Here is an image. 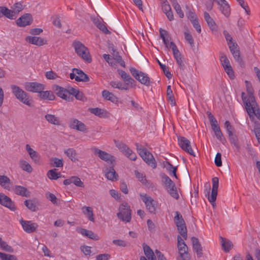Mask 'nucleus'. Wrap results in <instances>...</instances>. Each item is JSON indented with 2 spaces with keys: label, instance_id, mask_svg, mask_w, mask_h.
<instances>
[{
  "label": "nucleus",
  "instance_id": "nucleus-1",
  "mask_svg": "<svg viewBox=\"0 0 260 260\" xmlns=\"http://www.w3.org/2000/svg\"><path fill=\"white\" fill-rule=\"evenodd\" d=\"M10 88L12 93L18 101L29 107L32 106L33 100L26 92L15 84L11 85Z\"/></svg>",
  "mask_w": 260,
  "mask_h": 260
},
{
  "label": "nucleus",
  "instance_id": "nucleus-2",
  "mask_svg": "<svg viewBox=\"0 0 260 260\" xmlns=\"http://www.w3.org/2000/svg\"><path fill=\"white\" fill-rule=\"evenodd\" d=\"M135 145L138 153L142 159L153 169L156 168L157 165L152 153L149 152L146 148L138 143H136Z\"/></svg>",
  "mask_w": 260,
  "mask_h": 260
},
{
  "label": "nucleus",
  "instance_id": "nucleus-3",
  "mask_svg": "<svg viewBox=\"0 0 260 260\" xmlns=\"http://www.w3.org/2000/svg\"><path fill=\"white\" fill-rule=\"evenodd\" d=\"M73 46L79 56L89 63L91 62L92 59L88 49L84 45L79 41H75L73 43Z\"/></svg>",
  "mask_w": 260,
  "mask_h": 260
},
{
  "label": "nucleus",
  "instance_id": "nucleus-4",
  "mask_svg": "<svg viewBox=\"0 0 260 260\" xmlns=\"http://www.w3.org/2000/svg\"><path fill=\"white\" fill-rule=\"evenodd\" d=\"M174 220L179 233L186 240L187 237V229L185 221L179 212H175V216Z\"/></svg>",
  "mask_w": 260,
  "mask_h": 260
},
{
  "label": "nucleus",
  "instance_id": "nucleus-5",
  "mask_svg": "<svg viewBox=\"0 0 260 260\" xmlns=\"http://www.w3.org/2000/svg\"><path fill=\"white\" fill-rule=\"evenodd\" d=\"M207 115L212 129L216 137L220 141L223 142V141H225V139L223 137V134L218 124L217 120L211 113L208 112Z\"/></svg>",
  "mask_w": 260,
  "mask_h": 260
},
{
  "label": "nucleus",
  "instance_id": "nucleus-6",
  "mask_svg": "<svg viewBox=\"0 0 260 260\" xmlns=\"http://www.w3.org/2000/svg\"><path fill=\"white\" fill-rule=\"evenodd\" d=\"M129 71L133 76L141 84L147 86L150 85V80L147 74L137 70L134 67H131L129 69Z\"/></svg>",
  "mask_w": 260,
  "mask_h": 260
},
{
  "label": "nucleus",
  "instance_id": "nucleus-7",
  "mask_svg": "<svg viewBox=\"0 0 260 260\" xmlns=\"http://www.w3.org/2000/svg\"><path fill=\"white\" fill-rule=\"evenodd\" d=\"M120 212L117 214L118 218L123 221L129 222L131 220V210L127 203H123L119 207Z\"/></svg>",
  "mask_w": 260,
  "mask_h": 260
},
{
  "label": "nucleus",
  "instance_id": "nucleus-8",
  "mask_svg": "<svg viewBox=\"0 0 260 260\" xmlns=\"http://www.w3.org/2000/svg\"><path fill=\"white\" fill-rule=\"evenodd\" d=\"M218 178L217 177H214L212 178V188L211 196L209 194V191L206 194V197H207L208 201L210 202L213 208L216 207L215 201L217 195V191L218 187Z\"/></svg>",
  "mask_w": 260,
  "mask_h": 260
},
{
  "label": "nucleus",
  "instance_id": "nucleus-9",
  "mask_svg": "<svg viewBox=\"0 0 260 260\" xmlns=\"http://www.w3.org/2000/svg\"><path fill=\"white\" fill-rule=\"evenodd\" d=\"M228 44L235 60L238 62L241 68H243L244 67V63L240 56V51L237 44L236 42H232L229 43Z\"/></svg>",
  "mask_w": 260,
  "mask_h": 260
},
{
  "label": "nucleus",
  "instance_id": "nucleus-10",
  "mask_svg": "<svg viewBox=\"0 0 260 260\" xmlns=\"http://www.w3.org/2000/svg\"><path fill=\"white\" fill-rule=\"evenodd\" d=\"M93 150L94 154L98 155L102 160L105 161L111 165L114 166L115 159L114 156L96 148H94Z\"/></svg>",
  "mask_w": 260,
  "mask_h": 260
},
{
  "label": "nucleus",
  "instance_id": "nucleus-11",
  "mask_svg": "<svg viewBox=\"0 0 260 260\" xmlns=\"http://www.w3.org/2000/svg\"><path fill=\"white\" fill-rule=\"evenodd\" d=\"M52 89L59 98L68 102L73 101L74 98L72 96H70L68 90L56 85H53Z\"/></svg>",
  "mask_w": 260,
  "mask_h": 260
},
{
  "label": "nucleus",
  "instance_id": "nucleus-12",
  "mask_svg": "<svg viewBox=\"0 0 260 260\" xmlns=\"http://www.w3.org/2000/svg\"><path fill=\"white\" fill-rule=\"evenodd\" d=\"M178 145L186 152L194 156V153L191 147L190 141L186 138L182 136L177 137Z\"/></svg>",
  "mask_w": 260,
  "mask_h": 260
},
{
  "label": "nucleus",
  "instance_id": "nucleus-13",
  "mask_svg": "<svg viewBox=\"0 0 260 260\" xmlns=\"http://www.w3.org/2000/svg\"><path fill=\"white\" fill-rule=\"evenodd\" d=\"M140 197L143 202L145 203L147 210L151 213L155 214L156 206L154 200L147 194H140Z\"/></svg>",
  "mask_w": 260,
  "mask_h": 260
},
{
  "label": "nucleus",
  "instance_id": "nucleus-14",
  "mask_svg": "<svg viewBox=\"0 0 260 260\" xmlns=\"http://www.w3.org/2000/svg\"><path fill=\"white\" fill-rule=\"evenodd\" d=\"M220 60L222 66L230 78L231 79H234L235 77L234 72L226 56L224 54H222Z\"/></svg>",
  "mask_w": 260,
  "mask_h": 260
},
{
  "label": "nucleus",
  "instance_id": "nucleus-15",
  "mask_svg": "<svg viewBox=\"0 0 260 260\" xmlns=\"http://www.w3.org/2000/svg\"><path fill=\"white\" fill-rule=\"evenodd\" d=\"M45 88V86L43 84L38 82H26L25 83V89L30 92L38 93L39 94Z\"/></svg>",
  "mask_w": 260,
  "mask_h": 260
},
{
  "label": "nucleus",
  "instance_id": "nucleus-16",
  "mask_svg": "<svg viewBox=\"0 0 260 260\" xmlns=\"http://www.w3.org/2000/svg\"><path fill=\"white\" fill-rule=\"evenodd\" d=\"M245 109L251 121L253 120L254 116L260 120V110L256 101L253 102L251 106Z\"/></svg>",
  "mask_w": 260,
  "mask_h": 260
},
{
  "label": "nucleus",
  "instance_id": "nucleus-17",
  "mask_svg": "<svg viewBox=\"0 0 260 260\" xmlns=\"http://www.w3.org/2000/svg\"><path fill=\"white\" fill-rule=\"evenodd\" d=\"M20 223L23 230L27 233H34L38 226L37 223L32 222L31 221L24 220L22 219L20 220Z\"/></svg>",
  "mask_w": 260,
  "mask_h": 260
},
{
  "label": "nucleus",
  "instance_id": "nucleus-18",
  "mask_svg": "<svg viewBox=\"0 0 260 260\" xmlns=\"http://www.w3.org/2000/svg\"><path fill=\"white\" fill-rule=\"evenodd\" d=\"M32 17L30 14L26 13L22 15L16 21V23L18 26L25 27L30 25L32 22Z\"/></svg>",
  "mask_w": 260,
  "mask_h": 260
},
{
  "label": "nucleus",
  "instance_id": "nucleus-19",
  "mask_svg": "<svg viewBox=\"0 0 260 260\" xmlns=\"http://www.w3.org/2000/svg\"><path fill=\"white\" fill-rule=\"evenodd\" d=\"M69 127L72 129L85 132L86 131V125L82 122L75 118H71L69 121Z\"/></svg>",
  "mask_w": 260,
  "mask_h": 260
},
{
  "label": "nucleus",
  "instance_id": "nucleus-20",
  "mask_svg": "<svg viewBox=\"0 0 260 260\" xmlns=\"http://www.w3.org/2000/svg\"><path fill=\"white\" fill-rule=\"evenodd\" d=\"M219 6L221 13L226 17H228L231 13L230 7L225 0H213Z\"/></svg>",
  "mask_w": 260,
  "mask_h": 260
},
{
  "label": "nucleus",
  "instance_id": "nucleus-21",
  "mask_svg": "<svg viewBox=\"0 0 260 260\" xmlns=\"http://www.w3.org/2000/svg\"><path fill=\"white\" fill-rule=\"evenodd\" d=\"M25 41L37 46H42L47 43L46 40L39 37L27 36L25 38Z\"/></svg>",
  "mask_w": 260,
  "mask_h": 260
},
{
  "label": "nucleus",
  "instance_id": "nucleus-22",
  "mask_svg": "<svg viewBox=\"0 0 260 260\" xmlns=\"http://www.w3.org/2000/svg\"><path fill=\"white\" fill-rule=\"evenodd\" d=\"M2 206L9 209L11 211H15L16 210V207L15 203L8 196L4 195L3 200L0 203Z\"/></svg>",
  "mask_w": 260,
  "mask_h": 260
},
{
  "label": "nucleus",
  "instance_id": "nucleus-23",
  "mask_svg": "<svg viewBox=\"0 0 260 260\" xmlns=\"http://www.w3.org/2000/svg\"><path fill=\"white\" fill-rule=\"evenodd\" d=\"M191 240L193 249L196 252L198 257H201L203 255V249L199 239L195 237H192Z\"/></svg>",
  "mask_w": 260,
  "mask_h": 260
},
{
  "label": "nucleus",
  "instance_id": "nucleus-24",
  "mask_svg": "<svg viewBox=\"0 0 260 260\" xmlns=\"http://www.w3.org/2000/svg\"><path fill=\"white\" fill-rule=\"evenodd\" d=\"M118 74L120 75L121 78L124 80L125 83V85H126L127 86L129 85H131V86H133V85L135 84L136 81L134 79H133L129 75L127 74L125 71L121 70H117Z\"/></svg>",
  "mask_w": 260,
  "mask_h": 260
},
{
  "label": "nucleus",
  "instance_id": "nucleus-25",
  "mask_svg": "<svg viewBox=\"0 0 260 260\" xmlns=\"http://www.w3.org/2000/svg\"><path fill=\"white\" fill-rule=\"evenodd\" d=\"M179 253L180 254V258L178 260H190L189 254L188 253V247L186 244L182 245V246H178Z\"/></svg>",
  "mask_w": 260,
  "mask_h": 260
},
{
  "label": "nucleus",
  "instance_id": "nucleus-26",
  "mask_svg": "<svg viewBox=\"0 0 260 260\" xmlns=\"http://www.w3.org/2000/svg\"><path fill=\"white\" fill-rule=\"evenodd\" d=\"M74 72H75L76 76L75 80L78 82H88L89 80L88 76L85 74L82 70L74 68L73 69Z\"/></svg>",
  "mask_w": 260,
  "mask_h": 260
},
{
  "label": "nucleus",
  "instance_id": "nucleus-27",
  "mask_svg": "<svg viewBox=\"0 0 260 260\" xmlns=\"http://www.w3.org/2000/svg\"><path fill=\"white\" fill-rule=\"evenodd\" d=\"M79 233H80L82 235L87 237L93 240L97 241L100 239L97 234H94L91 231L87 230L85 229H80L79 231Z\"/></svg>",
  "mask_w": 260,
  "mask_h": 260
},
{
  "label": "nucleus",
  "instance_id": "nucleus-28",
  "mask_svg": "<svg viewBox=\"0 0 260 260\" xmlns=\"http://www.w3.org/2000/svg\"><path fill=\"white\" fill-rule=\"evenodd\" d=\"M25 147L26 150L31 158L35 162L38 163L40 160V156L39 154L33 149H32L29 145L26 144Z\"/></svg>",
  "mask_w": 260,
  "mask_h": 260
},
{
  "label": "nucleus",
  "instance_id": "nucleus-29",
  "mask_svg": "<svg viewBox=\"0 0 260 260\" xmlns=\"http://www.w3.org/2000/svg\"><path fill=\"white\" fill-rule=\"evenodd\" d=\"M38 96L43 100L48 101H53L55 99V96L52 91L50 90H42L40 94H38Z\"/></svg>",
  "mask_w": 260,
  "mask_h": 260
},
{
  "label": "nucleus",
  "instance_id": "nucleus-30",
  "mask_svg": "<svg viewBox=\"0 0 260 260\" xmlns=\"http://www.w3.org/2000/svg\"><path fill=\"white\" fill-rule=\"evenodd\" d=\"M45 119L49 123L55 125L61 124V121L58 117L55 115L47 114L45 116Z\"/></svg>",
  "mask_w": 260,
  "mask_h": 260
},
{
  "label": "nucleus",
  "instance_id": "nucleus-31",
  "mask_svg": "<svg viewBox=\"0 0 260 260\" xmlns=\"http://www.w3.org/2000/svg\"><path fill=\"white\" fill-rule=\"evenodd\" d=\"M114 166L111 165L109 169L106 170V177L107 179L113 181L114 179L117 180L118 176L114 169Z\"/></svg>",
  "mask_w": 260,
  "mask_h": 260
},
{
  "label": "nucleus",
  "instance_id": "nucleus-32",
  "mask_svg": "<svg viewBox=\"0 0 260 260\" xmlns=\"http://www.w3.org/2000/svg\"><path fill=\"white\" fill-rule=\"evenodd\" d=\"M204 19L206 21L208 26L212 30H217V25L214 20L210 17L208 13L205 12L204 14Z\"/></svg>",
  "mask_w": 260,
  "mask_h": 260
},
{
  "label": "nucleus",
  "instance_id": "nucleus-33",
  "mask_svg": "<svg viewBox=\"0 0 260 260\" xmlns=\"http://www.w3.org/2000/svg\"><path fill=\"white\" fill-rule=\"evenodd\" d=\"M15 194L22 197H28L29 196V192L26 187L20 185H16L14 188Z\"/></svg>",
  "mask_w": 260,
  "mask_h": 260
},
{
  "label": "nucleus",
  "instance_id": "nucleus-34",
  "mask_svg": "<svg viewBox=\"0 0 260 260\" xmlns=\"http://www.w3.org/2000/svg\"><path fill=\"white\" fill-rule=\"evenodd\" d=\"M88 110L91 113L100 117H106L107 115L106 110L99 108H90Z\"/></svg>",
  "mask_w": 260,
  "mask_h": 260
},
{
  "label": "nucleus",
  "instance_id": "nucleus-35",
  "mask_svg": "<svg viewBox=\"0 0 260 260\" xmlns=\"http://www.w3.org/2000/svg\"><path fill=\"white\" fill-rule=\"evenodd\" d=\"M164 168L166 169V170L169 173L170 175H173L176 179H177V176L176 174L177 170V167H174L170 162L166 161L164 163Z\"/></svg>",
  "mask_w": 260,
  "mask_h": 260
},
{
  "label": "nucleus",
  "instance_id": "nucleus-36",
  "mask_svg": "<svg viewBox=\"0 0 260 260\" xmlns=\"http://www.w3.org/2000/svg\"><path fill=\"white\" fill-rule=\"evenodd\" d=\"M159 34L161 38L162 39L164 44L167 48H169V46H170L169 40L170 38L169 35L167 30L163 29L162 28L159 29Z\"/></svg>",
  "mask_w": 260,
  "mask_h": 260
},
{
  "label": "nucleus",
  "instance_id": "nucleus-37",
  "mask_svg": "<svg viewBox=\"0 0 260 260\" xmlns=\"http://www.w3.org/2000/svg\"><path fill=\"white\" fill-rule=\"evenodd\" d=\"M11 184V180L5 175H0V185L5 189H9Z\"/></svg>",
  "mask_w": 260,
  "mask_h": 260
},
{
  "label": "nucleus",
  "instance_id": "nucleus-38",
  "mask_svg": "<svg viewBox=\"0 0 260 260\" xmlns=\"http://www.w3.org/2000/svg\"><path fill=\"white\" fill-rule=\"evenodd\" d=\"M2 10V16H5L6 17L12 20L15 19L17 17L12 9L10 10L6 7H3Z\"/></svg>",
  "mask_w": 260,
  "mask_h": 260
},
{
  "label": "nucleus",
  "instance_id": "nucleus-39",
  "mask_svg": "<svg viewBox=\"0 0 260 260\" xmlns=\"http://www.w3.org/2000/svg\"><path fill=\"white\" fill-rule=\"evenodd\" d=\"M64 153L67 155L68 157L73 162H76L78 160L77 158V153L76 150L73 148H68L64 150Z\"/></svg>",
  "mask_w": 260,
  "mask_h": 260
},
{
  "label": "nucleus",
  "instance_id": "nucleus-40",
  "mask_svg": "<svg viewBox=\"0 0 260 260\" xmlns=\"http://www.w3.org/2000/svg\"><path fill=\"white\" fill-rule=\"evenodd\" d=\"M221 245L225 252H229L233 247V244L231 241L226 240L224 238L220 237Z\"/></svg>",
  "mask_w": 260,
  "mask_h": 260
},
{
  "label": "nucleus",
  "instance_id": "nucleus-41",
  "mask_svg": "<svg viewBox=\"0 0 260 260\" xmlns=\"http://www.w3.org/2000/svg\"><path fill=\"white\" fill-rule=\"evenodd\" d=\"M102 96L106 100L110 101L113 103L117 101V98L112 92L107 90L102 91Z\"/></svg>",
  "mask_w": 260,
  "mask_h": 260
},
{
  "label": "nucleus",
  "instance_id": "nucleus-42",
  "mask_svg": "<svg viewBox=\"0 0 260 260\" xmlns=\"http://www.w3.org/2000/svg\"><path fill=\"white\" fill-rule=\"evenodd\" d=\"M19 165L21 169L27 173H31L32 171V168L30 165L23 159H20L19 161Z\"/></svg>",
  "mask_w": 260,
  "mask_h": 260
},
{
  "label": "nucleus",
  "instance_id": "nucleus-43",
  "mask_svg": "<svg viewBox=\"0 0 260 260\" xmlns=\"http://www.w3.org/2000/svg\"><path fill=\"white\" fill-rule=\"evenodd\" d=\"M110 85L113 88H117L120 90H127L128 89V86L126 85L123 84L121 81H111Z\"/></svg>",
  "mask_w": 260,
  "mask_h": 260
},
{
  "label": "nucleus",
  "instance_id": "nucleus-44",
  "mask_svg": "<svg viewBox=\"0 0 260 260\" xmlns=\"http://www.w3.org/2000/svg\"><path fill=\"white\" fill-rule=\"evenodd\" d=\"M229 137L231 143L236 147L238 151H239L240 146L237 137L234 134H232V135H229Z\"/></svg>",
  "mask_w": 260,
  "mask_h": 260
},
{
  "label": "nucleus",
  "instance_id": "nucleus-45",
  "mask_svg": "<svg viewBox=\"0 0 260 260\" xmlns=\"http://www.w3.org/2000/svg\"><path fill=\"white\" fill-rule=\"evenodd\" d=\"M135 174L136 177L143 184L148 186L149 183L147 180L145 175L142 173H139L138 171H135Z\"/></svg>",
  "mask_w": 260,
  "mask_h": 260
},
{
  "label": "nucleus",
  "instance_id": "nucleus-46",
  "mask_svg": "<svg viewBox=\"0 0 260 260\" xmlns=\"http://www.w3.org/2000/svg\"><path fill=\"white\" fill-rule=\"evenodd\" d=\"M47 176L50 179L56 180L61 177V174L56 172V169H53L48 172Z\"/></svg>",
  "mask_w": 260,
  "mask_h": 260
},
{
  "label": "nucleus",
  "instance_id": "nucleus-47",
  "mask_svg": "<svg viewBox=\"0 0 260 260\" xmlns=\"http://www.w3.org/2000/svg\"><path fill=\"white\" fill-rule=\"evenodd\" d=\"M143 247L145 255L148 259H150V258H152V257L155 255L153 251L148 245L144 243L143 244Z\"/></svg>",
  "mask_w": 260,
  "mask_h": 260
},
{
  "label": "nucleus",
  "instance_id": "nucleus-48",
  "mask_svg": "<svg viewBox=\"0 0 260 260\" xmlns=\"http://www.w3.org/2000/svg\"><path fill=\"white\" fill-rule=\"evenodd\" d=\"M245 82L246 84V90L249 95V98L251 100H253V102L255 101V98L253 94V89L251 83L248 81H245Z\"/></svg>",
  "mask_w": 260,
  "mask_h": 260
},
{
  "label": "nucleus",
  "instance_id": "nucleus-49",
  "mask_svg": "<svg viewBox=\"0 0 260 260\" xmlns=\"http://www.w3.org/2000/svg\"><path fill=\"white\" fill-rule=\"evenodd\" d=\"M83 212L85 214H87L89 220L91 221H94L93 214L91 208L84 206L83 208Z\"/></svg>",
  "mask_w": 260,
  "mask_h": 260
},
{
  "label": "nucleus",
  "instance_id": "nucleus-50",
  "mask_svg": "<svg viewBox=\"0 0 260 260\" xmlns=\"http://www.w3.org/2000/svg\"><path fill=\"white\" fill-rule=\"evenodd\" d=\"M157 61L161 69L163 71L166 76L168 78L170 79L172 78V75L169 71V68L166 65L162 64L160 61L157 59Z\"/></svg>",
  "mask_w": 260,
  "mask_h": 260
},
{
  "label": "nucleus",
  "instance_id": "nucleus-51",
  "mask_svg": "<svg viewBox=\"0 0 260 260\" xmlns=\"http://www.w3.org/2000/svg\"><path fill=\"white\" fill-rule=\"evenodd\" d=\"M51 165L57 168L62 167L63 166V161L61 159L57 157H52L50 159Z\"/></svg>",
  "mask_w": 260,
  "mask_h": 260
},
{
  "label": "nucleus",
  "instance_id": "nucleus-52",
  "mask_svg": "<svg viewBox=\"0 0 260 260\" xmlns=\"http://www.w3.org/2000/svg\"><path fill=\"white\" fill-rule=\"evenodd\" d=\"M116 146L124 154L129 148L120 141L114 140Z\"/></svg>",
  "mask_w": 260,
  "mask_h": 260
},
{
  "label": "nucleus",
  "instance_id": "nucleus-53",
  "mask_svg": "<svg viewBox=\"0 0 260 260\" xmlns=\"http://www.w3.org/2000/svg\"><path fill=\"white\" fill-rule=\"evenodd\" d=\"M241 98L245 109L247 107H249L250 106H251L253 100H251L249 97L247 98V97L245 96V94L244 92H242L241 93Z\"/></svg>",
  "mask_w": 260,
  "mask_h": 260
},
{
  "label": "nucleus",
  "instance_id": "nucleus-54",
  "mask_svg": "<svg viewBox=\"0 0 260 260\" xmlns=\"http://www.w3.org/2000/svg\"><path fill=\"white\" fill-rule=\"evenodd\" d=\"M24 205L30 211L35 212L38 210V208L30 200H26L24 201Z\"/></svg>",
  "mask_w": 260,
  "mask_h": 260
},
{
  "label": "nucleus",
  "instance_id": "nucleus-55",
  "mask_svg": "<svg viewBox=\"0 0 260 260\" xmlns=\"http://www.w3.org/2000/svg\"><path fill=\"white\" fill-rule=\"evenodd\" d=\"M167 191L173 198L175 199H178L179 198V194L177 192L175 184H173L172 188L168 189Z\"/></svg>",
  "mask_w": 260,
  "mask_h": 260
},
{
  "label": "nucleus",
  "instance_id": "nucleus-56",
  "mask_svg": "<svg viewBox=\"0 0 260 260\" xmlns=\"http://www.w3.org/2000/svg\"><path fill=\"white\" fill-rule=\"evenodd\" d=\"M11 9L17 16V15L23 9V8L21 3H16L11 7Z\"/></svg>",
  "mask_w": 260,
  "mask_h": 260
},
{
  "label": "nucleus",
  "instance_id": "nucleus-57",
  "mask_svg": "<svg viewBox=\"0 0 260 260\" xmlns=\"http://www.w3.org/2000/svg\"><path fill=\"white\" fill-rule=\"evenodd\" d=\"M0 258L2 260H17L16 256L14 255L6 254L0 252Z\"/></svg>",
  "mask_w": 260,
  "mask_h": 260
},
{
  "label": "nucleus",
  "instance_id": "nucleus-58",
  "mask_svg": "<svg viewBox=\"0 0 260 260\" xmlns=\"http://www.w3.org/2000/svg\"><path fill=\"white\" fill-rule=\"evenodd\" d=\"M72 183L78 187H84L83 182L81 180L80 178L77 176H72Z\"/></svg>",
  "mask_w": 260,
  "mask_h": 260
},
{
  "label": "nucleus",
  "instance_id": "nucleus-59",
  "mask_svg": "<svg viewBox=\"0 0 260 260\" xmlns=\"http://www.w3.org/2000/svg\"><path fill=\"white\" fill-rule=\"evenodd\" d=\"M184 38L192 48L194 46V40L191 34L187 32H184Z\"/></svg>",
  "mask_w": 260,
  "mask_h": 260
},
{
  "label": "nucleus",
  "instance_id": "nucleus-60",
  "mask_svg": "<svg viewBox=\"0 0 260 260\" xmlns=\"http://www.w3.org/2000/svg\"><path fill=\"white\" fill-rule=\"evenodd\" d=\"M254 128L255 137L260 144V124L258 122H255Z\"/></svg>",
  "mask_w": 260,
  "mask_h": 260
},
{
  "label": "nucleus",
  "instance_id": "nucleus-61",
  "mask_svg": "<svg viewBox=\"0 0 260 260\" xmlns=\"http://www.w3.org/2000/svg\"><path fill=\"white\" fill-rule=\"evenodd\" d=\"M0 247L4 250L9 252H13L14 251L13 248L9 245L6 242L3 241L0 245Z\"/></svg>",
  "mask_w": 260,
  "mask_h": 260
},
{
  "label": "nucleus",
  "instance_id": "nucleus-62",
  "mask_svg": "<svg viewBox=\"0 0 260 260\" xmlns=\"http://www.w3.org/2000/svg\"><path fill=\"white\" fill-rule=\"evenodd\" d=\"M128 158L132 160H135L137 159V155L130 148L127 149L124 154Z\"/></svg>",
  "mask_w": 260,
  "mask_h": 260
},
{
  "label": "nucleus",
  "instance_id": "nucleus-63",
  "mask_svg": "<svg viewBox=\"0 0 260 260\" xmlns=\"http://www.w3.org/2000/svg\"><path fill=\"white\" fill-rule=\"evenodd\" d=\"M46 196L53 204H57V199L54 194L48 192L46 193Z\"/></svg>",
  "mask_w": 260,
  "mask_h": 260
},
{
  "label": "nucleus",
  "instance_id": "nucleus-64",
  "mask_svg": "<svg viewBox=\"0 0 260 260\" xmlns=\"http://www.w3.org/2000/svg\"><path fill=\"white\" fill-rule=\"evenodd\" d=\"M238 3L241 7L245 10V12L248 14L250 15V10L247 3H245L244 0H239Z\"/></svg>",
  "mask_w": 260,
  "mask_h": 260
}]
</instances>
